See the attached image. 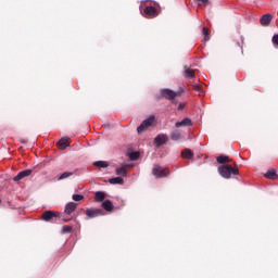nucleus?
I'll return each instance as SVG.
<instances>
[{"label":"nucleus","instance_id":"f257e3e1","mask_svg":"<svg viewBox=\"0 0 278 278\" xmlns=\"http://www.w3.org/2000/svg\"><path fill=\"white\" fill-rule=\"evenodd\" d=\"M218 173L224 179H231V175H240V170L231 165L219 166Z\"/></svg>","mask_w":278,"mask_h":278},{"label":"nucleus","instance_id":"f03ea898","mask_svg":"<svg viewBox=\"0 0 278 278\" xmlns=\"http://www.w3.org/2000/svg\"><path fill=\"white\" fill-rule=\"evenodd\" d=\"M161 94L162 97H164V99H168V101H173V103H177V101L175 100V97H179L181 92L174 91L172 89H162Z\"/></svg>","mask_w":278,"mask_h":278},{"label":"nucleus","instance_id":"7ed1b4c3","mask_svg":"<svg viewBox=\"0 0 278 278\" xmlns=\"http://www.w3.org/2000/svg\"><path fill=\"white\" fill-rule=\"evenodd\" d=\"M155 123V116L150 115L148 118H146L138 127H137V132L142 134L143 131H147L149 129V126Z\"/></svg>","mask_w":278,"mask_h":278},{"label":"nucleus","instance_id":"20e7f679","mask_svg":"<svg viewBox=\"0 0 278 278\" xmlns=\"http://www.w3.org/2000/svg\"><path fill=\"white\" fill-rule=\"evenodd\" d=\"M152 175H154V177H156V178L168 177L169 172L165 167H162L160 165H154L152 168Z\"/></svg>","mask_w":278,"mask_h":278},{"label":"nucleus","instance_id":"39448f33","mask_svg":"<svg viewBox=\"0 0 278 278\" xmlns=\"http://www.w3.org/2000/svg\"><path fill=\"white\" fill-rule=\"evenodd\" d=\"M86 215L89 218H97V216H104L105 212L103 211V208H87Z\"/></svg>","mask_w":278,"mask_h":278},{"label":"nucleus","instance_id":"423d86ee","mask_svg":"<svg viewBox=\"0 0 278 278\" xmlns=\"http://www.w3.org/2000/svg\"><path fill=\"white\" fill-rule=\"evenodd\" d=\"M157 14V9H155V7H146L143 11V16H146V18H155Z\"/></svg>","mask_w":278,"mask_h":278},{"label":"nucleus","instance_id":"0eeeda50","mask_svg":"<svg viewBox=\"0 0 278 278\" xmlns=\"http://www.w3.org/2000/svg\"><path fill=\"white\" fill-rule=\"evenodd\" d=\"M168 142V136L165 134H160L154 138V143L156 147H162V144H166Z\"/></svg>","mask_w":278,"mask_h":278},{"label":"nucleus","instance_id":"6e6552de","mask_svg":"<svg viewBox=\"0 0 278 278\" xmlns=\"http://www.w3.org/2000/svg\"><path fill=\"white\" fill-rule=\"evenodd\" d=\"M175 127L177 129L181 127H192V119H190V117H185L182 121L176 122Z\"/></svg>","mask_w":278,"mask_h":278},{"label":"nucleus","instance_id":"1a4fd4ad","mask_svg":"<svg viewBox=\"0 0 278 278\" xmlns=\"http://www.w3.org/2000/svg\"><path fill=\"white\" fill-rule=\"evenodd\" d=\"M31 169H24L20 172L15 177H13V181H21V179H25V177H29L31 175Z\"/></svg>","mask_w":278,"mask_h":278},{"label":"nucleus","instance_id":"9d476101","mask_svg":"<svg viewBox=\"0 0 278 278\" xmlns=\"http://www.w3.org/2000/svg\"><path fill=\"white\" fill-rule=\"evenodd\" d=\"M53 218H58V213L53 211H46L42 215V220L49 223V220H53Z\"/></svg>","mask_w":278,"mask_h":278},{"label":"nucleus","instance_id":"9b49d317","mask_svg":"<svg viewBox=\"0 0 278 278\" xmlns=\"http://www.w3.org/2000/svg\"><path fill=\"white\" fill-rule=\"evenodd\" d=\"M77 210V203L75 202H68L65 205V214H67V216H71V214H73V212H75Z\"/></svg>","mask_w":278,"mask_h":278},{"label":"nucleus","instance_id":"f8f14e48","mask_svg":"<svg viewBox=\"0 0 278 278\" xmlns=\"http://www.w3.org/2000/svg\"><path fill=\"white\" fill-rule=\"evenodd\" d=\"M102 207L105 212H112V210H114V204L110 200H104L102 202Z\"/></svg>","mask_w":278,"mask_h":278},{"label":"nucleus","instance_id":"ddd939ff","mask_svg":"<svg viewBox=\"0 0 278 278\" xmlns=\"http://www.w3.org/2000/svg\"><path fill=\"white\" fill-rule=\"evenodd\" d=\"M270 21H273V15L265 14L261 17V25L263 26L270 25Z\"/></svg>","mask_w":278,"mask_h":278},{"label":"nucleus","instance_id":"4468645a","mask_svg":"<svg viewBox=\"0 0 278 278\" xmlns=\"http://www.w3.org/2000/svg\"><path fill=\"white\" fill-rule=\"evenodd\" d=\"M181 156L185 157V160H192L194 157V152L190 149H185L181 152Z\"/></svg>","mask_w":278,"mask_h":278},{"label":"nucleus","instance_id":"2eb2a0df","mask_svg":"<svg viewBox=\"0 0 278 278\" xmlns=\"http://www.w3.org/2000/svg\"><path fill=\"white\" fill-rule=\"evenodd\" d=\"M170 140H173L174 142H177L179 140H181V131L180 130H173L170 134Z\"/></svg>","mask_w":278,"mask_h":278},{"label":"nucleus","instance_id":"dca6fc26","mask_svg":"<svg viewBox=\"0 0 278 278\" xmlns=\"http://www.w3.org/2000/svg\"><path fill=\"white\" fill-rule=\"evenodd\" d=\"M68 140H71V138L64 137L59 141V147L62 151L68 147Z\"/></svg>","mask_w":278,"mask_h":278},{"label":"nucleus","instance_id":"f3484780","mask_svg":"<svg viewBox=\"0 0 278 278\" xmlns=\"http://www.w3.org/2000/svg\"><path fill=\"white\" fill-rule=\"evenodd\" d=\"M185 77L186 79H192L194 77V70L185 66Z\"/></svg>","mask_w":278,"mask_h":278},{"label":"nucleus","instance_id":"a211bd4d","mask_svg":"<svg viewBox=\"0 0 278 278\" xmlns=\"http://www.w3.org/2000/svg\"><path fill=\"white\" fill-rule=\"evenodd\" d=\"M94 200L98 201V203H101V201H105V192L97 191L94 193Z\"/></svg>","mask_w":278,"mask_h":278},{"label":"nucleus","instance_id":"6ab92c4d","mask_svg":"<svg viewBox=\"0 0 278 278\" xmlns=\"http://www.w3.org/2000/svg\"><path fill=\"white\" fill-rule=\"evenodd\" d=\"M109 184H112L113 186H116V185L123 186L124 180L122 177H114L109 179Z\"/></svg>","mask_w":278,"mask_h":278},{"label":"nucleus","instance_id":"aec40b11","mask_svg":"<svg viewBox=\"0 0 278 278\" xmlns=\"http://www.w3.org/2000/svg\"><path fill=\"white\" fill-rule=\"evenodd\" d=\"M264 177H266V179H278V175L277 172H275L274 169H269Z\"/></svg>","mask_w":278,"mask_h":278},{"label":"nucleus","instance_id":"412c9836","mask_svg":"<svg viewBox=\"0 0 278 278\" xmlns=\"http://www.w3.org/2000/svg\"><path fill=\"white\" fill-rule=\"evenodd\" d=\"M93 166H97L98 168H108L110 164L108 163V161H96L93 163Z\"/></svg>","mask_w":278,"mask_h":278},{"label":"nucleus","instance_id":"4be33fe9","mask_svg":"<svg viewBox=\"0 0 278 278\" xmlns=\"http://www.w3.org/2000/svg\"><path fill=\"white\" fill-rule=\"evenodd\" d=\"M73 172H64L63 174L60 175L59 181H62V179H68V177H73Z\"/></svg>","mask_w":278,"mask_h":278},{"label":"nucleus","instance_id":"5701e85b","mask_svg":"<svg viewBox=\"0 0 278 278\" xmlns=\"http://www.w3.org/2000/svg\"><path fill=\"white\" fill-rule=\"evenodd\" d=\"M116 175H121L122 177H127V169L125 167H118L116 169Z\"/></svg>","mask_w":278,"mask_h":278},{"label":"nucleus","instance_id":"b1692460","mask_svg":"<svg viewBox=\"0 0 278 278\" xmlns=\"http://www.w3.org/2000/svg\"><path fill=\"white\" fill-rule=\"evenodd\" d=\"M217 162H218V164H225V162H230L229 161V156H227V155H219L217 157Z\"/></svg>","mask_w":278,"mask_h":278},{"label":"nucleus","instance_id":"393cba45","mask_svg":"<svg viewBox=\"0 0 278 278\" xmlns=\"http://www.w3.org/2000/svg\"><path fill=\"white\" fill-rule=\"evenodd\" d=\"M129 157L132 162H136V160H138L140 157V152H138V151L130 152Z\"/></svg>","mask_w":278,"mask_h":278},{"label":"nucleus","instance_id":"a878e982","mask_svg":"<svg viewBox=\"0 0 278 278\" xmlns=\"http://www.w3.org/2000/svg\"><path fill=\"white\" fill-rule=\"evenodd\" d=\"M73 201H84V195L79 193H75L72 195Z\"/></svg>","mask_w":278,"mask_h":278},{"label":"nucleus","instance_id":"bb28decb","mask_svg":"<svg viewBox=\"0 0 278 278\" xmlns=\"http://www.w3.org/2000/svg\"><path fill=\"white\" fill-rule=\"evenodd\" d=\"M202 35L204 37V40H210V33L205 27L202 28Z\"/></svg>","mask_w":278,"mask_h":278},{"label":"nucleus","instance_id":"cd10ccee","mask_svg":"<svg viewBox=\"0 0 278 278\" xmlns=\"http://www.w3.org/2000/svg\"><path fill=\"white\" fill-rule=\"evenodd\" d=\"M71 231H73V227H71V226H63V228H62V232L63 233H71Z\"/></svg>","mask_w":278,"mask_h":278},{"label":"nucleus","instance_id":"c85d7f7f","mask_svg":"<svg viewBox=\"0 0 278 278\" xmlns=\"http://www.w3.org/2000/svg\"><path fill=\"white\" fill-rule=\"evenodd\" d=\"M271 42L274 45H278V35H274L273 39H271Z\"/></svg>","mask_w":278,"mask_h":278},{"label":"nucleus","instance_id":"c756f323","mask_svg":"<svg viewBox=\"0 0 278 278\" xmlns=\"http://www.w3.org/2000/svg\"><path fill=\"white\" fill-rule=\"evenodd\" d=\"M198 3H202L203 5H207L210 0H195Z\"/></svg>","mask_w":278,"mask_h":278},{"label":"nucleus","instance_id":"7c9ffc66","mask_svg":"<svg viewBox=\"0 0 278 278\" xmlns=\"http://www.w3.org/2000/svg\"><path fill=\"white\" fill-rule=\"evenodd\" d=\"M193 90H195L197 92H202L201 86H199V85H194Z\"/></svg>","mask_w":278,"mask_h":278},{"label":"nucleus","instance_id":"2f4dec72","mask_svg":"<svg viewBox=\"0 0 278 278\" xmlns=\"http://www.w3.org/2000/svg\"><path fill=\"white\" fill-rule=\"evenodd\" d=\"M184 108H186V104H185V103H180V104L178 105V110H184Z\"/></svg>","mask_w":278,"mask_h":278},{"label":"nucleus","instance_id":"473e14b6","mask_svg":"<svg viewBox=\"0 0 278 278\" xmlns=\"http://www.w3.org/2000/svg\"><path fill=\"white\" fill-rule=\"evenodd\" d=\"M22 144H27V141L26 140H22Z\"/></svg>","mask_w":278,"mask_h":278}]
</instances>
